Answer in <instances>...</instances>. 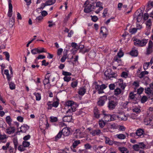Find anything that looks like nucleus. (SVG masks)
I'll use <instances>...</instances> for the list:
<instances>
[{
    "instance_id": "1",
    "label": "nucleus",
    "mask_w": 153,
    "mask_h": 153,
    "mask_svg": "<svg viewBox=\"0 0 153 153\" xmlns=\"http://www.w3.org/2000/svg\"><path fill=\"white\" fill-rule=\"evenodd\" d=\"M65 107L68 109L66 111V114L70 113V115H71L73 112L76 111V105L73 101H68L67 102Z\"/></svg>"
},
{
    "instance_id": "2",
    "label": "nucleus",
    "mask_w": 153,
    "mask_h": 153,
    "mask_svg": "<svg viewBox=\"0 0 153 153\" xmlns=\"http://www.w3.org/2000/svg\"><path fill=\"white\" fill-rule=\"evenodd\" d=\"M132 40L134 42V44L135 45L141 47L146 45L148 41V39H145L140 40L138 39L133 38Z\"/></svg>"
},
{
    "instance_id": "3",
    "label": "nucleus",
    "mask_w": 153,
    "mask_h": 153,
    "mask_svg": "<svg viewBox=\"0 0 153 153\" xmlns=\"http://www.w3.org/2000/svg\"><path fill=\"white\" fill-rule=\"evenodd\" d=\"M95 3L93 2L86 5L84 9V12L86 13H89L92 11L95 12L96 9V7L94 5Z\"/></svg>"
},
{
    "instance_id": "4",
    "label": "nucleus",
    "mask_w": 153,
    "mask_h": 153,
    "mask_svg": "<svg viewBox=\"0 0 153 153\" xmlns=\"http://www.w3.org/2000/svg\"><path fill=\"white\" fill-rule=\"evenodd\" d=\"M137 94H134L132 92L130 93L129 95V97L130 100L131 102L134 104H136L137 103V100L139 99V98L141 97L137 98Z\"/></svg>"
},
{
    "instance_id": "5",
    "label": "nucleus",
    "mask_w": 153,
    "mask_h": 153,
    "mask_svg": "<svg viewBox=\"0 0 153 153\" xmlns=\"http://www.w3.org/2000/svg\"><path fill=\"white\" fill-rule=\"evenodd\" d=\"M153 47V43L151 40H149L148 43V45L146 49V55H149L153 52L152 47Z\"/></svg>"
},
{
    "instance_id": "6",
    "label": "nucleus",
    "mask_w": 153,
    "mask_h": 153,
    "mask_svg": "<svg viewBox=\"0 0 153 153\" xmlns=\"http://www.w3.org/2000/svg\"><path fill=\"white\" fill-rule=\"evenodd\" d=\"M107 100V97L106 96L101 97L97 102V105L100 106L103 105Z\"/></svg>"
},
{
    "instance_id": "7",
    "label": "nucleus",
    "mask_w": 153,
    "mask_h": 153,
    "mask_svg": "<svg viewBox=\"0 0 153 153\" xmlns=\"http://www.w3.org/2000/svg\"><path fill=\"white\" fill-rule=\"evenodd\" d=\"M106 86L105 84H102L101 85H99L97 84L96 85L95 88L98 91V93L100 94L104 92L103 90L105 89Z\"/></svg>"
},
{
    "instance_id": "8",
    "label": "nucleus",
    "mask_w": 153,
    "mask_h": 153,
    "mask_svg": "<svg viewBox=\"0 0 153 153\" xmlns=\"http://www.w3.org/2000/svg\"><path fill=\"white\" fill-rule=\"evenodd\" d=\"M117 103L116 101L111 100L108 104V107L109 110H112L114 109L117 105Z\"/></svg>"
},
{
    "instance_id": "9",
    "label": "nucleus",
    "mask_w": 153,
    "mask_h": 153,
    "mask_svg": "<svg viewBox=\"0 0 153 153\" xmlns=\"http://www.w3.org/2000/svg\"><path fill=\"white\" fill-rule=\"evenodd\" d=\"M102 3L100 1L97 2L96 3V5L95 6V7H96V8L97 7H99L97 9L95 10V12L96 13H99L103 9V8L102 6Z\"/></svg>"
},
{
    "instance_id": "10",
    "label": "nucleus",
    "mask_w": 153,
    "mask_h": 153,
    "mask_svg": "<svg viewBox=\"0 0 153 153\" xmlns=\"http://www.w3.org/2000/svg\"><path fill=\"white\" fill-rule=\"evenodd\" d=\"M117 84L118 86L120 87L122 90H124L127 84L126 83H123V80L122 79H118Z\"/></svg>"
},
{
    "instance_id": "11",
    "label": "nucleus",
    "mask_w": 153,
    "mask_h": 153,
    "mask_svg": "<svg viewBox=\"0 0 153 153\" xmlns=\"http://www.w3.org/2000/svg\"><path fill=\"white\" fill-rule=\"evenodd\" d=\"M91 134L93 136H100L102 134V133L101 132L100 130L99 129L92 130L91 132Z\"/></svg>"
},
{
    "instance_id": "12",
    "label": "nucleus",
    "mask_w": 153,
    "mask_h": 153,
    "mask_svg": "<svg viewBox=\"0 0 153 153\" xmlns=\"http://www.w3.org/2000/svg\"><path fill=\"white\" fill-rule=\"evenodd\" d=\"M117 119L119 120L125 121L127 120V118L124 113H120L117 115Z\"/></svg>"
},
{
    "instance_id": "13",
    "label": "nucleus",
    "mask_w": 153,
    "mask_h": 153,
    "mask_svg": "<svg viewBox=\"0 0 153 153\" xmlns=\"http://www.w3.org/2000/svg\"><path fill=\"white\" fill-rule=\"evenodd\" d=\"M70 128L66 127L63 128L61 131L64 136H67L69 135L70 134Z\"/></svg>"
},
{
    "instance_id": "14",
    "label": "nucleus",
    "mask_w": 153,
    "mask_h": 153,
    "mask_svg": "<svg viewBox=\"0 0 153 153\" xmlns=\"http://www.w3.org/2000/svg\"><path fill=\"white\" fill-rule=\"evenodd\" d=\"M74 134L76 138H81L83 137V133L79 129H76Z\"/></svg>"
},
{
    "instance_id": "15",
    "label": "nucleus",
    "mask_w": 153,
    "mask_h": 153,
    "mask_svg": "<svg viewBox=\"0 0 153 153\" xmlns=\"http://www.w3.org/2000/svg\"><path fill=\"white\" fill-rule=\"evenodd\" d=\"M68 115L65 116L63 118V120L64 122H71L72 120V117H71L72 114L70 115V113L67 114Z\"/></svg>"
},
{
    "instance_id": "16",
    "label": "nucleus",
    "mask_w": 153,
    "mask_h": 153,
    "mask_svg": "<svg viewBox=\"0 0 153 153\" xmlns=\"http://www.w3.org/2000/svg\"><path fill=\"white\" fill-rule=\"evenodd\" d=\"M49 73H48L45 76V78L43 81V84L45 85L50 83L49 78L50 75H49Z\"/></svg>"
},
{
    "instance_id": "17",
    "label": "nucleus",
    "mask_w": 153,
    "mask_h": 153,
    "mask_svg": "<svg viewBox=\"0 0 153 153\" xmlns=\"http://www.w3.org/2000/svg\"><path fill=\"white\" fill-rule=\"evenodd\" d=\"M152 118L151 117H147L145 118L144 121L145 125H152Z\"/></svg>"
},
{
    "instance_id": "18",
    "label": "nucleus",
    "mask_w": 153,
    "mask_h": 153,
    "mask_svg": "<svg viewBox=\"0 0 153 153\" xmlns=\"http://www.w3.org/2000/svg\"><path fill=\"white\" fill-rule=\"evenodd\" d=\"M29 126L26 125L22 126L20 128V130L19 132L25 133L29 129Z\"/></svg>"
},
{
    "instance_id": "19",
    "label": "nucleus",
    "mask_w": 153,
    "mask_h": 153,
    "mask_svg": "<svg viewBox=\"0 0 153 153\" xmlns=\"http://www.w3.org/2000/svg\"><path fill=\"white\" fill-rule=\"evenodd\" d=\"M15 131V128L14 127H10L6 129V132L7 133L9 134H13Z\"/></svg>"
},
{
    "instance_id": "20",
    "label": "nucleus",
    "mask_w": 153,
    "mask_h": 153,
    "mask_svg": "<svg viewBox=\"0 0 153 153\" xmlns=\"http://www.w3.org/2000/svg\"><path fill=\"white\" fill-rule=\"evenodd\" d=\"M149 72L147 71H144L141 72L140 74H138L137 76L140 79L143 78L145 75L148 74Z\"/></svg>"
},
{
    "instance_id": "21",
    "label": "nucleus",
    "mask_w": 153,
    "mask_h": 153,
    "mask_svg": "<svg viewBox=\"0 0 153 153\" xmlns=\"http://www.w3.org/2000/svg\"><path fill=\"white\" fill-rule=\"evenodd\" d=\"M86 89L85 87H82L80 88L78 91V94L80 95H83L86 92Z\"/></svg>"
},
{
    "instance_id": "22",
    "label": "nucleus",
    "mask_w": 153,
    "mask_h": 153,
    "mask_svg": "<svg viewBox=\"0 0 153 153\" xmlns=\"http://www.w3.org/2000/svg\"><path fill=\"white\" fill-rule=\"evenodd\" d=\"M145 93L149 95L152 94L153 95V91L152 90L151 88L149 87H147L145 89Z\"/></svg>"
},
{
    "instance_id": "23",
    "label": "nucleus",
    "mask_w": 153,
    "mask_h": 153,
    "mask_svg": "<svg viewBox=\"0 0 153 153\" xmlns=\"http://www.w3.org/2000/svg\"><path fill=\"white\" fill-rule=\"evenodd\" d=\"M102 115H104V119L106 122L110 121H111V116L110 114H103Z\"/></svg>"
},
{
    "instance_id": "24",
    "label": "nucleus",
    "mask_w": 153,
    "mask_h": 153,
    "mask_svg": "<svg viewBox=\"0 0 153 153\" xmlns=\"http://www.w3.org/2000/svg\"><path fill=\"white\" fill-rule=\"evenodd\" d=\"M59 100L57 98H56V99H54V102H53L52 103L53 107H54L55 108L57 107L58 106L59 103Z\"/></svg>"
},
{
    "instance_id": "25",
    "label": "nucleus",
    "mask_w": 153,
    "mask_h": 153,
    "mask_svg": "<svg viewBox=\"0 0 153 153\" xmlns=\"http://www.w3.org/2000/svg\"><path fill=\"white\" fill-rule=\"evenodd\" d=\"M143 16V14L142 12L140 13L138 15H137V16H136L134 17H136V19L137 20V22H140Z\"/></svg>"
},
{
    "instance_id": "26",
    "label": "nucleus",
    "mask_w": 153,
    "mask_h": 153,
    "mask_svg": "<svg viewBox=\"0 0 153 153\" xmlns=\"http://www.w3.org/2000/svg\"><path fill=\"white\" fill-rule=\"evenodd\" d=\"M118 149L122 153H128V149L124 147H119Z\"/></svg>"
},
{
    "instance_id": "27",
    "label": "nucleus",
    "mask_w": 153,
    "mask_h": 153,
    "mask_svg": "<svg viewBox=\"0 0 153 153\" xmlns=\"http://www.w3.org/2000/svg\"><path fill=\"white\" fill-rule=\"evenodd\" d=\"M144 131L142 129H140L137 130L136 133V134L137 135V137L138 136H140L142 135H143L144 134Z\"/></svg>"
},
{
    "instance_id": "28",
    "label": "nucleus",
    "mask_w": 153,
    "mask_h": 153,
    "mask_svg": "<svg viewBox=\"0 0 153 153\" xmlns=\"http://www.w3.org/2000/svg\"><path fill=\"white\" fill-rule=\"evenodd\" d=\"M94 114L95 117L97 118H99L100 117V115H102V114H100L98 109L96 108L94 109Z\"/></svg>"
},
{
    "instance_id": "29",
    "label": "nucleus",
    "mask_w": 153,
    "mask_h": 153,
    "mask_svg": "<svg viewBox=\"0 0 153 153\" xmlns=\"http://www.w3.org/2000/svg\"><path fill=\"white\" fill-rule=\"evenodd\" d=\"M122 90L119 88H117L114 91V94L117 96L121 94L122 92Z\"/></svg>"
},
{
    "instance_id": "30",
    "label": "nucleus",
    "mask_w": 153,
    "mask_h": 153,
    "mask_svg": "<svg viewBox=\"0 0 153 153\" xmlns=\"http://www.w3.org/2000/svg\"><path fill=\"white\" fill-rule=\"evenodd\" d=\"M13 142L14 146L15 149V150H16L18 145V140L16 137H14L13 138Z\"/></svg>"
},
{
    "instance_id": "31",
    "label": "nucleus",
    "mask_w": 153,
    "mask_h": 153,
    "mask_svg": "<svg viewBox=\"0 0 153 153\" xmlns=\"http://www.w3.org/2000/svg\"><path fill=\"white\" fill-rule=\"evenodd\" d=\"M138 51L136 50H132L130 52V54L133 56H136L138 55Z\"/></svg>"
},
{
    "instance_id": "32",
    "label": "nucleus",
    "mask_w": 153,
    "mask_h": 153,
    "mask_svg": "<svg viewBox=\"0 0 153 153\" xmlns=\"http://www.w3.org/2000/svg\"><path fill=\"white\" fill-rule=\"evenodd\" d=\"M80 143L79 140H76L75 141L73 144L72 145L71 147V149H72V148H75L76 146Z\"/></svg>"
},
{
    "instance_id": "33",
    "label": "nucleus",
    "mask_w": 153,
    "mask_h": 153,
    "mask_svg": "<svg viewBox=\"0 0 153 153\" xmlns=\"http://www.w3.org/2000/svg\"><path fill=\"white\" fill-rule=\"evenodd\" d=\"M56 0H48L45 2L46 4L48 5H50L53 4L55 3Z\"/></svg>"
},
{
    "instance_id": "34",
    "label": "nucleus",
    "mask_w": 153,
    "mask_h": 153,
    "mask_svg": "<svg viewBox=\"0 0 153 153\" xmlns=\"http://www.w3.org/2000/svg\"><path fill=\"white\" fill-rule=\"evenodd\" d=\"M137 144L139 149H144L146 147V145L143 142L139 143Z\"/></svg>"
},
{
    "instance_id": "35",
    "label": "nucleus",
    "mask_w": 153,
    "mask_h": 153,
    "mask_svg": "<svg viewBox=\"0 0 153 153\" xmlns=\"http://www.w3.org/2000/svg\"><path fill=\"white\" fill-rule=\"evenodd\" d=\"M15 22V19L13 17L10 18L9 21V25L10 27H12L14 25Z\"/></svg>"
},
{
    "instance_id": "36",
    "label": "nucleus",
    "mask_w": 153,
    "mask_h": 153,
    "mask_svg": "<svg viewBox=\"0 0 153 153\" xmlns=\"http://www.w3.org/2000/svg\"><path fill=\"white\" fill-rule=\"evenodd\" d=\"M105 143L107 144H108L109 145H111L113 144V142L112 140H111L110 139L107 137H105Z\"/></svg>"
},
{
    "instance_id": "37",
    "label": "nucleus",
    "mask_w": 153,
    "mask_h": 153,
    "mask_svg": "<svg viewBox=\"0 0 153 153\" xmlns=\"http://www.w3.org/2000/svg\"><path fill=\"white\" fill-rule=\"evenodd\" d=\"M105 122L102 120L99 121V124L100 127L102 128L105 125Z\"/></svg>"
},
{
    "instance_id": "38",
    "label": "nucleus",
    "mask_w": 153,
    "mask_h": 153,
    "mask_svg": "<svg viewBox=\"0 0 153 153\" xmlns=\"http://www.w3.org/2000/svg\"><path fill=\"white\" fill-rule=\"evenodd\" d=\"M13 14V7H9L8 11L7 13L8 16L10 17Z\"/></svg>"
},
{
    "instance_id": "39",
    "label": "nucleus",
    "mask_w": 153,
    "mask_h": 153,
    "mask_svg": "<svg viewBox=\"0 0 153 153\" xmlns=\"http://www.w3.org/2000/svg\"><path fill=\"white\" fill-rule=\"evenodd\" d=\"M132 110L134 112H135L136 113H139L140 112V109L137 106H134L133 107Z\"/></svg>"
},
{
    "instance_id": "40",
    "label": "nucleus",
    "mask_w": 153,
    "mask_h": 153,
    "mask_svg": "<svg viewBox=\"0 0 153 153\" xmlns=\"http://www.w3.org/2000/svg\"><path fill=\"white\" fill-rule=\"evenodd\" d=\"M34 94L36 97V100H39L41 99V96L40 94L38 93H35Z\"/></svg>"
},
{
    "instance_id": "41",
    "label": "nucleus",
    "mask_w": 153,
    "mask_h": 153,
    "mask_svg": "<svg viewBox=\"0 0 153 153\" xmlns=\"http://www.w3.org/2000/svg\"><path fill=\"white\" fill-rule=\"evenodd\" d=\"M111 70L110 69L107 70L104 73L105 75L107 77L110 74H111Z\"/></svg>"
},
{
    "instance_id": "42",
    "label": "nucleus",
    "mask_w": 153,
    "mask_h": 153,
    "mask_svg": "<svg viewBox=\"0 0 153 153\" xmlns=\"http://www.w3.org/2000/svg\"><path fill=\"white\" fill-rule=\"evenodd\" d=\"M138 30L136 28H133L131 29H130L129 30V33H131L132 34H133L136 33Z\"/></svg>"
},
{
    "instance_id": "43",
    "label": "nucleus",
    "mask_w": 153,
    "mask_h": 153,
    "mask_svg": "<svg viewBox=\"0 0 153 153\" xmlns=\"http://www.w3.org/2000/svg\"><path fill=\"white\" fill-rule=\"evenodd\" d=\"M116 135L117 137L120 139H124L126 137V136L124 134H117Z\"/></svg>"
},
{
    "instance_id": "44",
    "label": "nucleus",
    "mask_w": 153,
    "mask_h": 153,
    "mask_svg": "<svg viewBox=\"0 0 153 153\" xmlns=\"http://www.w3.org/2000/svg\"><path fill=\"white\" fill-rule=\"evenodd\" d=\"M6 121L7 123L9 125L11 124L12 120L9 116H7L6 117Z\"/></svg>"
},
{
    "instance_id": "45",
    "label": "nucleus",
    "mask_w": 153,
    "mask_h": 153,
    "mask_svg": "<svg viewBox=\"0 0 153 153\" xmlns=\"http://www.w3.org/2000/svg\"><path fill=\"white\" fill-rule=\"evenodd\" d=\"M146 24L148 29H150V27L152 25L151 20L150 19H149L146 22Z\"/></svg>"
},
{
    "instance_id": "46",
    "label": "nucleus",
    "mask_w": 153,
    "mask_h": 153,
    "mask_svg": "<svg viewBox=\"0 0 153 153\" xmlns=\"http://www.w3.org/2000/svg\"><path fill=\"white\" fill-rule=\"evenodd\" d=\"M128 74L127 72L123 71L122 73L121 74V76L122 77L126 78L128 77Z\"/></svg>"
},
{
    "instance_id": "47",
    "label": "nucleus",
    "mask_w": 153,
    "mask_h": 153,
    "mask_svg": "<svg viewBox=\"0 0 153 153\" xmlns=\"http://www.w3.org/2000/svg\"><path fill=\"white\" fill-rule=\"evenodd\" d=\"M47 5L46 4V3H42L41 4V6L40 8H38L37 9V11H39L40 10H42L43 9L44 7Z\"/></svg>"
},
{
    "instance_id": "48",
    "label": "nucleus",
    "mask_w": 153,
    "mask_h": 153,
    "mask_svg": "<svg viewBox=\"0 0 153 153\" xmlns=\"http://www.w3.org/2000/svg\"><path fill=\"white\" fill-rule=\"evenodd\" d=\"M62 134V132L61 131H60L58 134L55 136V138L56 140H57L61 138Z\"/></svg>"
},
{
    "instance_id": "49",
    "label": "nucleus",
    "mask_w": 153,
    "mask_h": 153,
    "mask_svg": "<svg viewBox=\"0 0 153 153\" xmlns=\"http://www.w3.org/2000/svg\"><path fill=\"white\" fill-rule=\"evenodd\" d=\"M144 89L143 88L140 87L139 89H138L137 90V96L139 95L140 96V95L141 94L143 91Z\"/></svg>"
},
{
    "instance_id": "50",
    "label": "nucleus",
    "mask_w": 153,
    "mask_h": 153,
    "mask_svg": "<svg viewBox=\"0 0 153 153\" xmlns=\"http://www.w3.org/2000/svg\"><path fill=\"white\" fill-rule=\"evenodd\" d=\"M38 48H35L32 50L31 51V53L33 54H36L37 53H39Z\"/></svg>"
},
{
    "instance_id": "51",
    "label": "nucleus",
    "mask_w": 153,
    "mask_h": 153,
    "mask_svg": "<svg viewBox=\"0 0 153 153\" xmlns=\"http://www.w3.org/2000/svg\"><path fill=\"white\" fill-rule=\"evenodd\" d=\"M72 14V13L70 12L69 14H68V16H66L64 20V23H66L67 21H68V19H69L70 16H71Z\"/></svg>"
},
{
    "instance_id": "52",
    "label": "nucleus",
    "mask_w": 153,
    "mask_h": 153,
    "mask_svg": "<svg viewBox=\"0 0 153 153\" xmlns=\"http://www.w3.org/2000/svg\"><path fill=\"white\" fill-rule=\"evenodd\" d=\"M88 56L90 58H94L95 56V53L94 51L90 52L88 54Z\"/></svg>"
},
{
    "instance_id": "53",
    "label": "nucleus",
    "mask_w": 153,
    "mask_h": 153,
    "mask_svg": "<svg viewBox=\"0 0 153 153\" xmlns=\"http://www.w3.org/2000/svg\"><path fill=\"white\" fill-rule=\"evenodd\" d=\"M50 121L51 122H55L57 121V117L51 116L50 117Z\"/></svg>"
},
{
    "instance_id": "54",
    "label": "nucleus",
    "mask_w": 153,
    "mask_h": 153,
    "mask_svg": "<svg viewBox=\"0 0 153 153\" xmlns=\"http://www.w3.org/2000/svg\"><path fill=\"white\" fill-rule=\"evenodd\" d=\"M77 84L78 81L77 80H76L75 81L72 82L71 83V86L73 88H75L77 86Z\"/></svg>"
},
{
    "instance_id": "55",
    "label": "nucleus",
    "mask_w": 153,
    "mask_h": 153,
    "mask_svg": "<svg viewBox=\"0 0 153 153\" xmlns=\"http://www.w3.org/2000/svg\"><path fill=\"white\" fill-rule=\"evenodd\" d=\"M30 145L29 142L24 141L22 143V145L24 147H27L29 146Z\"/></svg>"
},
{
    "instance_id": "56",
    "label": "nucleus",
    "mask_w": 153,
    "mask_h": 153,
    "mask_svg": "<svg viewBox=\"0 0 153 153\" xmlns=\"http://www.w3.org/2000/svg\"><path fill=\"white\" fill-rule=\"evenodd\" d=\"M10 86V88L11 89L13 90L15 88V84L12 82H9Z\"/></svg>"
},
{
    "instance_id": "57",
    "label": "nucleus",
    "mask_w": 153,
    "mask_h": 153,
    "mask_svg": "<svg viewBox=\"0 0 153 153\" xmlns=\"http://www.w3.org/2000/svg\"><path fill=\"white\" fill-rule=\"evenodd\" d=\"M147 98L146 96H143L141 99V102L142 103H144L147 101Z\"/></svg>"
},
{
    "instance_id": "58",
    "label": "nucleus",
    "mask_w": 153,
    "mask_h": 153,
    "mask_svg": "<svg viewBox=\"0 0 153 153\" xmlns=\"http://www.w3.org/2000/svg\"><path fill=\"white\" fill-rule=\"evenodd\" d=\"M3 53L6 56V59L8 60V61H9L10 58V55L9 53L7 52H3Z\"/></svg>"
},
{
    "instance_id": "59",
    "label": "nucleus",
    "mask_w": 153,
    "mask_h": 153,
    "mask_svg": "<svg viewBox=\"0 0 153 153\" xmlns=\"http://www.w3.org/2000/svg\"><path fill=\"white\" fill-rule=\"evenodd\" d=\"M149 63H148V62H145L143 65V68L145 70H147L149 65Z\"/></svg>"
},
{
    "instance_id": "60",
    "label": "nucleus",
    "mask_w": 153,
    "mask_h": 153,
    "mask_svg": "<svg viewBox=\"0 0 153 153\" xmlns=\"http://www.w3.org/2000/svg\"><path fill=\"white\" fill-rule=\"evenodd\" d=\"M51 102L49 101L47 104V105L48 106L47 108L48 110L51 109L52 107H53L52 104L51 103Z\"/></svg>"
},
{
    "instance_id": "61",
    "label": "nucleus",
    "mask_w": 153,
    "mask_h": 153,
    "mask_svg": "<svg viewBox=\"0 0 153 153\" xmlns=\"http://www.w3.org/2000/svg\"><path fill=\"white\" fill-rule=\"evenodd\" d=\"M10 143L9 142L7 143L6 146H3L2 147V149L3 150H7V149L9 147Z\"/></svg>"
},
{
    "instance_id": "62",
    "label": "nucleus",
    "mask_w": 153,
    "mask_h": 153,
    "mask_svg": "<svg viewBox=\"0 0 153 153\" xmlns=\"http://www.w3.org/2000/svg\"><path fill=\"white\" fill-rule=\"evenodd\" d=\"M132 148L134 150L136 151H139V149L138 147V146L137 144L134 145L133 146Z\"/></svg>"
},
{
    "instance_id": "63",
    "label": "nucleus",
    "mask_w": 153,
    "mask_h": 153,
    "mask_svg": "<svg viewBox=\"0 0 153 153\" xmlns=\"http://www.w3.org/2000/svg\"><path fill=\"white\" fill-rule=\"evenodd\" d=\"M124 55L123 53L122 52L121 50H120L119 51L117 55L119 57L121 58Z\"/></svg>"
},
{
    "instance_id": "64",
    "label": "nucleus",
    "mask_w": 153,
    "mask_h": 153,
    "mask_svg": "<svg viewBox=\"0 0 153 153\" xmlns=\"http://www.w3.org/2000/svg\"><path fill=\"white\" fill-rule=\"evenodd\" d=\"M91 19L94 22H96L98 20V18L96 16H91Z\"/></svg>"
}]
</instances>
